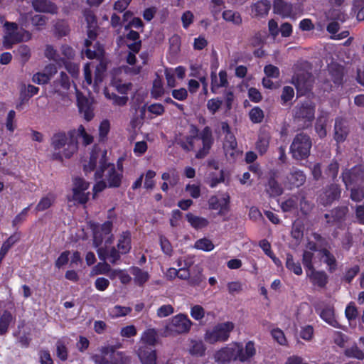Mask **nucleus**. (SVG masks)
Returning a JSON list of instances; mask_svg holds the SVG:
<instances>
[{"label": "nucleus", "instance_id": "nucleus-1", "mask_svg": "<svg viewBox=\"0 0 364 364\" xmlns=\"http://www.w3.org/2000/svg\"><path fill=\"white\" fill-rule=\"evenodd\" d=\"M256 353L253 341H248L245 347L240 343H235L232 346L223 347L215 354L216 362L227 363L239 360L242 363L249 360Z\"/></svg>", "mask_w": 364, "mask_h": 364}, {"label": "nucleus", "instance_id": "nucleus-2", "mask_svg": "<svg viewBox=\"0 0 364 364\" xmlns=\"http://www.w3.org/2000/svg\"><path fill=\"white\" fill-rule=\"evenodd\" d=\"M106 156L107 151H105L100 160V166L95 173V177L96 179H101L105 175V181L107 182L108 188H119L122 184L123 174L117 171L114 164L107 162Z\"/></svg>", "mask_w": 364, "mask_h": 364}, {"label": "nucleus", "instance_id": "nucleus-3", "mask_svg": "<svg viewBox=\"0 0 364 364\" xmlns=\"http://www.w3.org/2000/svg\"><path fill=\"white\" fill-rule=\"evenodd\" d=\"M293 121L299 129H306L311 127L315 118V106L309 101L299 102L292 110Z\"/></svg>", "mask_w": 364, "mask_h": 364}, {"label": "nucleus", "instance_id": "nucleus-4", "mask_svg": "<svg viewBox=\"0 0 364 364\" xmlns=\"http://www.w3.org/2000/svg\"><path fill=\"white\" fill-rule=\"evenodd\" d=\"M311 146V137L307 134L301 132L295 135L289 150L293 159L301 161L309 156Z\"/></svg>", "mask_w": 364, "mask_h": 364}, {"label": "nucleus", "instance_id": "nucleus-5", "mask_svg": "<svg viewBox=\"0 0 364 364\" xmlns=\"http://www.w3.org/2000/svg\"><path fill=\"white\" fill-rule=\"evenodd\" d=\"M69 141L68 143V148L63 151V156L66 159H70L78 150V138L82 139L84 146H87L93 142V137L92 135L87 134L83 125L80 124L77 129H70L68 131Z\"/></svg>", "mask_w": 364, "mask_h": 364}, {"label": "nucleus", "instance_id": "nucleus-6", "mask_svg": "<svg viewBox=\"0 0 364 364\" xmlns=\"http://www.w3.org/2000/svg\"><path fill=\"white\" fill-rule=\"evenodd\" d=\"M234 328L235 325L231 321L219 323L212 329L205 331V341L210 344L225 342L229 339Z\"/></svg>", "mask_w": 364, "mask_h": 364}, {"label": "nucleus", "instance_id": "nucleus-7", "mask_svg": "<svg viewBox=\"0 0 364 364\" xmlns=\"http://www.w3.org/2000/svg\"><path fill=\"white\" fill-rule=\"evenodd\" d=\"M193 325L188 316L178 314L173 316L165 326V333L167 336H178L188 333Z\"/></svg>", "mask_w": 364, "mask_h": 364}, {"label": "nucleus", "instance_id": "nucleus-8", "mask_svg": "<svg viewBox=\"0 0 364 364\" xmlns=\"http://www.w3.org/2000/svg\"><path fill=\"white\" fill-rule=\"evenodd\" d=\"M90 228L93 235V245L95 247L100 246L106 236H108L105 240L106 244H111L114 240V235L112 234L113 223L110 220H107L102 225L97 223L90 224Z\"/></svg>", "mask_w": 364, "mask_h": 364}, {"label": "nucleus", "instance_id": "nucleus-9", "mask_svg": "<svg viewBox=\"0 0 364 364\" xmlns=\"http://www.w3.org/2000/svg\"><path fill=\"white\" fill-rule=\"evenodd\" d=\"M348 213V208L347 206H338L333 208L324 214L326 226H336V229H343Z\"/></svg>", "mask_w": 364, "mask_h": 364}, {"label": "nucleus", "instance_id": "nucleus-10", "mask_svg": "<svg viewBox=\"0 0 364 364\" xmlns=\"http://www.w3.org/2000/svg\"><path fill=\"white\" fill-rule=\"evenodd\" d=\"M341 180L346 189L350 186L358 184L364 178V171L361 166L355 165L350 168H345L342 170Z\"/></svg>", "mask_w": 364, "mask_h": 364}, {"label": "nucleus", "instance_id": "nucleus-11", "mask_svg": "<svg viewBox=\"0 0 364 364\" xmlns=\"http://www.w3.org/2000/svg\"><path fill=\"white\" fill-rule=\"evenodd\" d=\"M32 35L24 28L14 32H6L3 36L2 44L4 48L11 49L15 44L20 43L23 41H28L31 39Z\"/></svg>", "mask_w": 364, "mask_h": 364}, {"label": "nucleus", "instance_id": "nucleus-12", "mask_svg": "<svg viewBox=\"0 0 364 364\" xmlns=\"http://www.w3.org/2000/svg\"><path fill=\"white\" fill-rule=\"evenodd\" d=\"M341 195V188L339 184L332 183L324 187L320 195L321 203L324 206L331 205L334 201L338 200Z\"/></svg>", "mask_w": 364, "mask_h": 364}, {"label": "nucleus", "instance_id": "nucleus-13", "mask_svg": "<svg viewBox=\"0 0 364 364\" xmlns=\"http://www.w3.org/2000/svg\"><path fill=\"white\" fill-rule=\"evenodd\" d=\"M199 139L202 141L203 146L196 153L197 159H203L208 154L214 143L213 132L210 127L206 126L199 134Z\"/></svg>", "mask_w": 364, "mask_h": 364}, {"label": "nucleus", "instance_id": "nucleus-14", "mask_svg": "<svg viewBox=\"0 0 364 364\" xmlns=\"http://www.w3.org/2000/svg\"><path fill=\"white\" fill-rule=\"evenodd\" d=\"M306 179V176L303 171L293 167L286 176L283 183L287 189L291 190L294 188H299L304 185Z\"/></svg>", "mask_w": 364, "mask_h": 364}, {"label": "nucleus", "instance_id": "nucleus-15", "mask_svg": "<svg viewBox=\"0 0 364 364\" xmlns=\"http://www.w3.org/2000/svg\"><path fill=\"white\" fill-rule=\"evenodd\" d=\"M316 312L320 318L326 323L336 328H341V325L337 321L335 315V309L332 305L325 304L323 306H315Z\"/></svg>", "mask_w": 364, "mask_h": 364}, {"label": "nucleus", "instance_id": "nucleus-16", "mask_svg": "<svg viewBox=\"0 0 364 364\" xmlns=\"http://www.w3.org/2000/svg\"><path fill=\"white\" fill-rule=\"evenodd\" d=\"M272 6L273 12L283 18H291L294 15L295 6L291 2L285 0H274Z\"/></svg>", "mask_w": 364, "mask_h": 364}, {"label": "nucleus", "instance_id": "nucleus-17", "mask_svg": "<svg viewBox=\"0 0 364 364\" xmlns=\"http://www.w3.org/2000/svg\"><path fill=\"white\" fill-rule=\"evenodd\" d=\"M230 196L228 195L223 198H218L217 196H211L208 200L209 209L218 210V215H225L229 210Z\"/></svg>", "mask_w": 364, "mask_h": 364}, {"label": "nucleus", "instance_id": "nucleus-18", "mask_svg": "<svg viewBox=\"0 0 364 364\" xmlns=\"http://www.w3.org/2000/svg\"><path fill=\"white\" fill-rule=\"evenodd\" d=\"M267 183L266 184V192L270 197L279 196L283 193V188L277 180V172L275 170L269 171Z\"/></svg>", "mask_w": 364, "mask_h": 364}, {"label": "nucleus", "instance_id": "nucleus-19", "mask_svg": "<svg viewBox=\"0 0 364 364\" xmlns=\"http://www.w3.org/2000/svg\"><path fill=\"white\" fill-rule=\"evenodd\" d=\"M141 364H156V351L147 346H141L137 350Z\"/></svg>", "mask_w": 364, "mask_h": 364}, {"label": "nucleus", "instance_id": "nucleus-20", "mask_svg": "<svg viewBox=\"0 0 364 364\" xmlns=\"http://www.w3.org/2000/svg\"><path fill=\"white\" fill-rule=\"evenodd\" d=\"M32 6L36 11L41 13L55 14L58 10L56 4L50 0H33Z\"/></svg>", "mask_w": 364, "mask_h": 364}, {"label": "nucleus", "instance_id": "nucleus-21", "mask_svg": "<svg viewBox=\"0 0 364 364\" xmlns=\"http://www.w3.org/2000/svg\"><path fill=\"white\" fill-rule=\"evenodd\" d=\"M348 132L349 129L346 122L342 118H336L334 125V139L336 142H343L346 139Z\"/></svg>", "mask_w": 364, "mask_h": 364}, {"label": "nucleus", "instance_id": "nucleus-22", "mask_svg": "<svg viewBox=\"0 0 364 364\" xmlns=\"http://www.w3.org/2000/svg\"><path fill=\"white\" fill-rule=\"evenodd\" d=\"M310 282L314 286L319 288H325L328 282V277L327 274L322 270L314 269L306 273Z\"/></svg>", "mask_w": 364, "mask_h": 364}, {"label": "nucleus", "instance_id": "nucleus-23", "mask_svg": "<svg viewBox=\"0 0 364 364\" xmlns=\"http://www.w3.org/2000/svg\"><path fill=\"white\" fill-rule=\"evenodd\" d=\"M15 322L16 316L10 311L4 310L0 316V336H5Z\"/></svg>", "mask_w": 364, "mask_h": 364}, {"label": "nucleus", "instance_id": "nucleus-24", "mask_svg": "<svg viewBox=\"0 0 364 364\" xmlns=\"http://www.w3.org/2000/svg\"><path fill=\"white\" fill-rule=\"evenodd\" d=\"M117 249L122 255L129 253L132 249V234L129 230L123 231L118 239Z\"/></svg>", "mask_w": 364, "mask_h": 364}, {"label": "nucleus", "instance_id": "nucleus-25", "mask_svg": "<svg viewBox=\"0 0 364 364\" xmlns=\"http://www.w3.org/2000/svg\"><path fill=\"white\" fill-rule=\"evenodd\" d=\"M328 72L333 82L340 86L343 85L344 69L343 67L338 63L331 64L328 67Z\"/></svg>", "mask_w": 364, "mask_h": 364}, {"label": "nucleus", "instance_id": "nucleus-26", "mask_svg": "<svg viewBox=\"0 0 364 364\" xmlns=\"http://www.w3.org/2000/svg\"><path fill=\"white\" fill-rule=\"evenodd\" d=\"M186 219L189 225L195 230H201L209 225L208 219L193 215L192 213L186 214Z\"/></svg>", "mask_w": 364, "mask_h": 364}, {"label": "nucleus", "instance_id": "nucleus-27", "mask_svg": "<svg viewBox=\"0 0 364 364\" xmlns=\"http://www.w3.org/2000/svg\"><path fill=\"white\" fill-rule=\"evenodd\" d=\"M271 8L269 0H260L252 6V12L255 16H267Z\"/></svg>", "mask_w": 364, "mask_h": 364}, {"label": "nucleus", "instance_id": "nucleus-28", "mask_svg": "<svg viewBox=\"0 0 364 364\" xmlns=\"http://www.w3.org/2000/svg\"><path fill=\"white\" fill-rule=\"evenodd\" d=\"M323 262L328 267V272H333L337 269V261L335 256L326 247L318 250Z\"/></svg>", "mask_w": 364, "mask_h": 364}, {"label": "nucleus", "instance_id": "nucleus-29", "mask_svg": "<svg viewBox=\"0 0 364 364\" xmlns=\"http://www.w3.org/2000/svg\"><path fill=\"white\" fill-rule=\"evenodd\" d=\"M311 75L309 74H298L293 77V82L297 89H303L305 92L311 89L312 84L309 80Z\"/></svg>", "mask_w": 364, "mask_h": 364}, {"label": "nucleus", "instance_id": "nucleus-30", "mask_svg": "<svg viewBox=\"0 0 364 364\" xmlns=\"http://www.w3.org/2000/svg\"><path fill=\"white\" fill-rule=\"evenodd\" d=\"M69 136L64 132H59L53 135L51 138V146L55 150H60L65 145L68 146Z\"/></svg>", "mask_w": 364, "mask_h": 364}, {"label": "nucleus", "instance_id": "nucleus-31", "mask_svg": "<svg viewBox=\"0 0 364 364\" xmlns=\"http://www.w3.org/2000/svg\"><path fill=\"white\" fill-rule=\"evenodd\" d=\"M270 136L268 133H260L256 142V149L260 155L264 154L269 148Z\"/></svg>", "mask_w": 364, "mask_h": 364}, {"label": "nucleus", "instance_id": "nucleus-32", "mask_svg": "<svg viewBox=\"0 0 364 364\" xmlns=\"http://www.w3.org/2000/svg\"><path fill=\"white\" fill-rule=\"evenodd\" d=\"M55 201V196L53 193H48L41 198L36 206L35 210L43 212L50 208Z\"/></svg>", "mask_w": 364, "mask_h": 364}, {"label": "nucleus", "instance_id": "nucleus-33", "mask_svg": "<svg viewBox=\"0 0 364 364\" xmlns=\"http://www.w3.org/2000/svg\"><path fill=\"white\" fill-rule=\"evenodd\" d=\"M131 273L134 277L136 284L139 287L144 286L149 279V273L143 271L138 267H132L131 268Z\"/></svg>", "mask_w": 364, "mask_h": 364}, {"label": "nucleus", "instance_id": "nucleus-34", "mask_svg": "<svg viewBox=\"0 0 364 364\" xmlns=\"http://www.w3.org/2000/svg\"><path fill=\"white\" fill-rule=\"evenodd\" d=\"M141 341L144 346H154L157 342V331L155 328H149L143 332Z\"/></svg>", "mask_w": 364, "mask_h": 364}, {"label": "nucleus", "instance_id": "nucleus-35", "mask_svg": "<svg viewBox=\"0 0 364 364\" xmlns=\"http://www.w3.org/2000/svg\"><path fill=\"white\" fill-rule=\"evenodd\" d=\"M206 347L201 340H191L189 353L191 355L202 357L205 355Z\"/></svg>", "mask_w": 364, "mask_h": 364}, {"label": "nucleus", "instance_id": "nucleus-36", "mask_svg": "<svg viewBox=\"0 0 364 364\" xmlns=\"http://www.w3.org/2000/svg\"><path fill=\"white\" fill-rule=\"evenodd\" d=\"M286 267L296 275L300 276L303 273L301 265L299 261L295 262L293 255L290 253L287 255Z\"/></svg>", "mask_w": 364, "mask_h": 364}, {"label": "nucleus", "instance_id": "nucleus-37", "mask_svg": "<svg viewBox=\"0 0 364 364\" xmlns=\"http://www.w3.org/2000/svg\"><path fill=\"white\" fill-rule=\"evenodd\" d=\"M221 129L223 132V133L226 134V141L229 143V147L232 150L236 149L237 146L236 139L235 136L232 134L229 124L227 122H223L221 123Z\"/></svg>", "mask_w": 364, "mask_h": 364}, {"label": "nucleus", "instance_id": "nucleus-38", "mask_svg": "<svg viewBox=\"0 0 364 364\" xmlns=\"http://www.w3.org/2000/svg\"><path fill=\"white\" fill-rule=\"evenodd\" d=\"M222 16L225 21L231 22L237 26L240 25L242 22L241 15L237 11L225 10L223 12Z\"/></svg>", "mask_w": 364, "mask_h": 364}, {"label": "nucleus", "instance_id": "nucleus-39", "mask_svg": "<svg viewBox=\"0 0 364 364\" xmlns=\"http://www.w3.org/2000/svg\"><path fill=\"white\" fill-rule=\"evenodd\" d=\"M14 53L20 58L23 64L27 63L31 56L30 48L25 44L19 46L15 50H14Z\"/></svg>", "mask_w": 364, "mask_h": 364}, {"label": "nucleus", "instance_id": "nucleus-40", "mask_svg": "<svg viewBox=\"0 0 364 364\" xmlns=\"http://www.w3.org/2000/svg\"><path fill=\"white\" fill-rule=\"evenodd\" d=\"M327 122V118L323 116L319 117L316 119L315 124V131L321 139L326 136Z\"/></svg>", "mask_w": 364, "mask_h": 364}, {"label": "nucleus", "instance_id": "nucleus-41", "mask_svg": "<svg viewBox=\"0 0 364 364\" xmlns=\"http://www.w3.org/2000/svg\"><path fill=\"white\" fill-rule=\"evenodd\" d=\"M77 105L80 112L84 114V118L87 121H90L94 117V114L91 110L90 107L87 105V100H77Z\"/></svg>", "mask_w": 364, "mask_h": 364}, {"label": "nucleus", "instance_id": "nucleus-42", "mask_svg": "<svg viewBox=\"0 0 364 364\" xmlns=\"http://www.w3.org/2000/svg\"><path fill=\"white\" fill-rule=\"evenodd\" d=\"M60 65H63L66 70L73 77H77L79 75V65L76 63H72L63 58H59Z\"/></svg>", "mask_w": 364, "mask_h": 364}, {"label": "nucleus", "instance_id": "nucleus-43", "mask_svg": "<svg viewBox=\"0 0 364 364\" xmlns=\"http://www.w3.org/2000/svg\"><path fill=\"white\" fill-rule=\"evenodd\" d=\"M344 354L348 358H353L358 360L364 359V352L360 350L355 343L351 347L346 348Z\"/></svg>", "mask_w": 364, "mask_h": 364}, {"label": "nucleus", "instance_id": "nucleus-44", "mask_svg": "<svg viewBox=\"0 0 364 364\" xmlns=\"http://www.w3.org/2000/svg\"><path fill=\"white\" fill-rule=\"evenodd\" d=\"M339 167L340 165L337 160L333 159L325 169V174L331 178L332 181H335L338 174Z\"/></svg>", "mask_w": 364, "mask_h": 364}, {"label": "nucleus", "instance_id": "nucleus-45", "mask_svg": "<svg viewBox=\"0 0 364 364\" xmlns=\"http://www.w3.org/2000/svg\"><path fill=\"white\" fill-rule=\"evenodd\" d=\"M294 97V90L291 86H284L282 88V94H281V104L282 105H287L289 103H291V101Z\"/></svg>", "mask_w": 364, "mask_h": 364}, {"label": "nucleus", "instance_id": "nucleus-46", "mask_svg": "<svg viewBox=\"0 0 364 364\" xmlns=\"http://www.w3.org/2000/svg\"><path fill=\"white\" fill-rule=\"evenodd\" d=\"M214 245L213 242L206 237L199 239L196 241L194 244V248L205 252H210L214 249Z\"/></svg>", "mask_w": 364, "mask_h": 364}, {"label": "nucleus", "instance_id": "nucleus-47", "mask_svg": "<svg viewBox=\"0 0 364 364\" xmlns=\"http://www.w3.org/2000/svg\"><path fill=\"white\" fill-rule=\"evenodd\" d=\"M314 255V252L305 250L302 255V263L306 269V273L315 269L313 259Z\"/></svg>", "mask_w": 364, "mask_h": 364}, {"label": "nucleus", "instance_id": "nucleus-48", "mask_svg": "<svg viewBox=\"0 0 364 364\" xmlns=\"http://www.w3.org/2000/svg\"><path fill=\"white\" fill-rule=\"evenodd\" d=\"M352 11L356 14L358 21H364V0H353Z\"/></svg>", "mask_w": 364, "mask_h": 364}, {"label": "nucleus", "instance_id": "nucleus-49", "mask_svg": "<svg viewBox=\"0 0 364 364\" xmlns=\"http://www.w3.org/2000/svg\"><path fill=\"white\" fill-rule=\"evenodd\" d=\"M264 114L263 110L259 107H254L249 112L250 121L254 124H258L262 122Z\"/></svg>", "mask_w": 364, "mask_h": 364}, {"label": "nucleus", "instance_id": "nucleus-50", "mask_svg": "<svg viewBox=\"0 0 364 364\" xmlns=\"http://www.w3.org/2000/svg\"><path fill=\"white\" fill-rule=\"evenodd\" d=\"M132 310L130 307L116 305L110 310L109 314L112 318H119L129 314Z\"/></svg>", "mask_w": 364, "mask_h": 364}, {"label": "nucleus", "instance_id": "nucleus-51", "mask_svg": "<svg viewBox=\"0 0 364 364\" xmlns=\"http://www.w3.org/2000/svg\"><path fill=\"white\" fill-rule=\"evenodd\" d=\"M225 181V171L221 169L220 171L219 175L218 176L215 173H210L209 175V181L208 184L210 187L215 188L219 183H223Z\"/></svg>", "mask_w": 364, "mask_h": 364}, {"label": "nucleus", "instance_id": "nucleus-52", "mask_svg": "<svg viewBox=\"0 0 364 364\" xmlns=\"http://www.w3.org/2000/svg\"><path fill=\"white\" fill-rule=\"evenodd\" d=\"M56 355L62 361L67 360L68 358V351L65 344L62 341H58L56 343Z\"/></svg>", "mask_w": 364, "mask_h": 364}, {"label": "nucleus", "instance_id": "nucleus-53", "mask_svg": "<svg viewBox=\"0 0 364 364\" xmlns=\"http://www.w3.org/2000/svg\"><path fill=\"white\" fill-rule=\"evenodd\" d=\"M98 156L95 152H92L88 161V163L84 164L83 171L85 174L92 172L95 171L97 166Z\"/></svg>", "mask_w": 364, "mask_h": 364}, {"label": "nucleus", "instance_id": "nucleus-54", "mask_svg": "<svg viewBox=\"0 0 364 364\" xmlns=\"http://www.w3.org/2000/svg\"><path fill=\"white\" fill-rule=\"evenodd\" d=\"M90 187V183L81 177H76L73 180V192L85 191Z\"/></svg>", "mask_w": 364, "mask_h": 364}, {"label": "nucleus", "instance_id": "nucleus-55", "mask_svg": "<svg viewBox=\"0 0 364 364\" xmlns=\"http://www.w3.org/2000/svg\"><path fill=\"white\" fill-rule=\"evenodd\" d=\"M296 198H289L283 201L281 204V208L284 212H291L297 209L298 201Z\"/></svg>", "mask_w": 364, "mask_h": 364}, {"label": "nucleus", "instance_id": "nucleus-56", "mask_svg": "<svg viewBox=\"0 0 364 364\" xmlns=\"http://www.w3.org/2000/svg\"><path fill=\"white\" fill-rule=\"evenodd\" d=\"M38 356L41 364H54L50 353L48 349H41L38 350Z\"/></svg>", "mask_w": 364, "mask_h": 364}, {"label": "nucleus", "instance_id": "nucleus-57", "mask_svg": "<svg viewBox=\"0 0 364 364\" xmlns=\"http://www.w3.org/2000/svg\"><path fill=\"white\" fill-rule=\"evenodd\" d=\"M45 56L49 60H53L57 63L58 65H60V62L59 60V55L57 53V51L54 48L50 45H47L45 49Z\"/></svg>", "mask_w": 364, "mask_h": 364}, {"label": "nucleus", "instance_id": "nucleus-58", "mask_svg": "<svg viewBox=\"0 0 364 364\" xmlns=\"http://www.w3.org/2000/svg\"><path fill=\"white\" fill-rule=\"evenodd\" d=\"M346 318L350 321L355 320L358 316V309L353 302H350L345 310Z\"/></svg>", "mask_w": 364, "mask_h": 364}, {"label": "nucleus", "instance_id": "nucleus-59", "mask_svg": "<svg viewBox=\"0 0 364 364\" xmlns=\"http://www.w3.org/2000/svg\"><path fill=\"white\" fill-rule=\"evenodd\" d=\"M210 90L213 94H217L218 90L220 88L219 86V80L218 79L217 73H216V68L211 66V73H210Z\"/></svg>", "mask_w": 364, "mask_h": 364}, {"label": "nucleus", "instance_id": "nucleus-60", "mask_svg": "<svg viewBox=\"0 0 364 364\" xmlns=\"http://www.w3.org/2000/svg\"><path fill=\"white\" fill-rule=\"evenodd\" d=\"M31 206V204L28 206L24 208L18 215L15 216L12 221V225L13 227H15L21 223H22L23 221L26 220L28 212Z\"/></svg>", "mask_w": 364, "mask_h": 364}, {"label": "nucleus", "instance_id": "nucleus-61", "mask_svg": "<svg viewBox=\"0 0 364 364\" xmlns=\"http://www.w3.org/2000/svg\"><path fill=\"white\" fill-rule=\"evenodd\" d=\"M156 172L153 170H148L145 175L144 188L146 189H153L155 186V181H154L156 176Z\"/></svg>", "mask_w": 364, "mask_h": 364}, {"label": "nucleus", "instance_id": "nucleus-62", "mask_svg": "<svg viewBox=\"0 0 364 364\" xmlns=\"http://www.w3.org/2000/svg\"><path fill=\"white\" fill-rule=\"evenodd\" d=\"M264 72L268 77L278 78L280 75L279 69L271 64L264 66Z\"/></svg>", "mask_w": 364, "mask_h": 364}, {"label": "nucleus", "instance_id": "nucleus-63", "mask_svg": "<svg viewBox=\"0 0 364 364\" xmlns=\"http://www.w3.org/2000/svg\"><path fill=\"white\" fill-rule=\"evenodd\" d=\"M223 101L218 97L212 98L208 101L207 107L208 110L214 114L221 107Z\"/></svg>", "mask_w": 364, "mask_h": 364}, {"label": "nucleus", "instance_id": "nucleus-64", "mask_svg": "<svg viewBox=\"0 0 364 364\" xmlns=\"http://www.w3.org/2000/svg\"><path fill=\"white\" fill-rule=\"evenodd\" d=\"M173 311L174 309L171 304H164L157 309L156 314L159 318H164L170 316Z\"/></svg>", "mask_w": 364, "mask_h": 364}]
</instances>
